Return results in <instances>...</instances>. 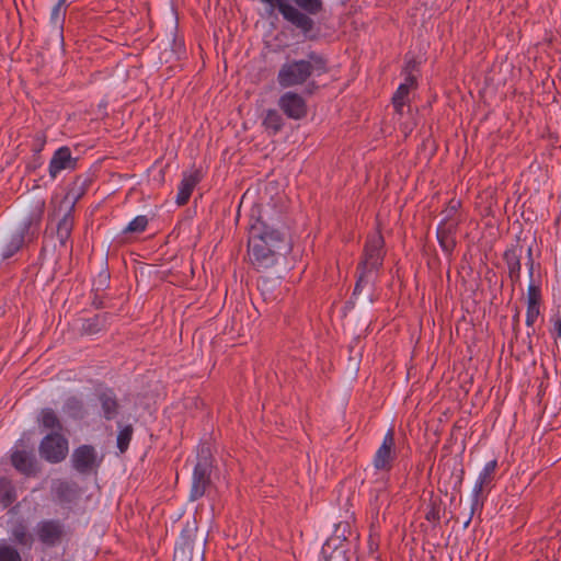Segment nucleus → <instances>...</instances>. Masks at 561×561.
<instances>
[{
	"label": "nucleus",
	"instance_id": "obj_27",
	"mask_svg": "<svg viewBox=\"0 0 561 561\" xmlns=\"http://www.w3.org/2000/svg\"><path fill=\"white\" fill-rule=\"evenodd\" d=\"M62 411L73 420H81L84 416L83 401L77 397H69L64 403Z\"/></svg>",
	"mask_w": 561,
	"mask_h": 561
},
{
	"label": "nucleus",
	"instance_id": "obj_11",
	"mask_svg": "<svg viewBox=\"0 0 561 561\" xmlns=\"http://www.w3.org/2000/svg\"><path fill=\"white\" fill-rule=\"evenodd\" d=\"M278 107L290 119L300 121L308 114V106L302 95L287 91L278 99Z\"/></svg>",
	"mask_w": 561,
	"mask_h": 561
},
{
	"label": "nucleus",
	"instance_id": "obj_16",
	"mask_svg": "<svg viewBox=\"0 0 561 561\" xmlns=\"http://www.w3.org/2000/svg\"><path fill=\"white\" fill-rule=\"evenodd\" d=\"M75 204L76 199L65 206V213L56 226L55 236L61 248H67L75 227Z\"/></svg>",
	"mask_w": 561,
	"mask_h": 561
},
{
	"label": "nucleus",
	"instance_id": "obj_20",
	"mask_svg": "<svg viewBox=\"0 0 561 561\" xmlns=\"http://www.w3.org/2000/svg\"><path fill=\"white\" fill-rule=\"evenodd\" d=\"M98 399L100 401L103 417L107 421L115 419L119 413V402L115 391L112 388H106L99 392Z\"/></svg>",
	"mask_w": 561,
	"mask_h": 561
},
{
	"label": "nucleus",
	"instance_id": "obj_3",
	"mask_svg": "<svg viewBox=\"0 0 561 561\" xmlns=\"http://www.w3.org/2000/svg\"><path fill=\"white\" fill-rule=\"evenodd\" d=\"M385 240L380 232L369 236L365 242L362 260L357 265V280L353 296L359 295L363 288L370 284L371 274L378 273L382 267L386 255Z\"/></svg>",
	"mask_w": 561,
	"mask_h": 561
},
{
	"label": "nucleus",
	"instance_id": "obj_35",
	"mask_svg": "<svg viewBox=\"0 0 561 561\" xmlns=\"http://www.w3.org/2000/svg\"><path fill=\"white\" fill-rule=\"evenodd\" d=\"M274 280L270 279L267 277H262L259 279V289L261 291V295L263 296L264 300H274L276 299V296L273 295L272 288L274 285Z\"/></svg>",
	"mask_w": 561,
	"mask_h": 561
},
{
	"label": "nucleus",
	"instance_id": "obj_26",
	"mask_svg": "<svg viewBox=\"0 0 561 561\" xmlns=\"http://www.w3.org/2000/svg\"><path fill=\"white\" fill-rule=\"evenodd\" d=\"M67 0H58V2L53 7L50 12V24L54 28L62 32L66 13H67Z\"/></svg>",
	"mask_w": 561,
	"mask_h": 561
},
{
	"label": "nucleus",
	"instance_id": "obj_39",
	"mask_svg": "<svg viewBox=\"0 0 561 561\" xmlns=\"http://www.w3.org/2000/svg\"><path fill=\"white\" fill-rule=\"evenodd\" d=\"M196 530V522H193L191 526L188 523L186 527L182 531V537L184 539L183 549H192L193 539L191 538L192 533Z\"/></svg>",
	"mask_w": 561,
	"mask_h": 561
},
{
	"label": "nucleus",
	"instance_id": "obj_33",
	"mask_svg": "<svg viewBox=\"0 0 561 561\" xmlns=\"http://www.w3.org/2000/svg\"><path fill=\"white\" fill-rule=\"evenodd\" d=\"M0 561H23L20 552L14 547L0 542Z\"/></svg>",
	"mask_w": 561,
	"mask_h": 561
},
{
	"label": "nucleus",
	"instance_id": "obj_31",
	"mask_svg": "<svg viewBox=\"0 0 561 561\" xmlns=\"http://www.w3.org/2000/svg\"><path fill=\"white\" fill-rule=\"evenodd\" d=\"M134 428L131 424L125 425L117 434V448L121 453H125L128 449L131 440Z\"/></svg>",
	"mask_w": 561,
	"mask_h": 561
},
{
	"label": "nucleus",
	"instance_id": "obj_36",
	"mask_svg": "<svg viewBox=\"0 0 561 561\" xmlns=\"http://www.w3.org/2000/svg\"><path fill=\"white\" fill-rule=\"evenodd\" d=\"M552 329L550 330L551 335L554 339V344L558 348H561V312L558 311L551 318Z\"/></svg>",
	"mask_w": 561,
	"mask_h": 561
},
{
	"label": "nucleus",
	"instance_id": "obj_38",
	"mask_svg": "<svg viewBox=\"0 0 561 561\" xmlns=\"http://www.w3.org/2000/svg\"><path fill=\"white\" fill-rule=\"evenodd\" d=\"M46 145V135L43 131H37L33 137L32 151L37 154Z\"/></svg>",
	"mask_w": 561,
	"mask_h": 561
},
{
	"label": "nucleus",
	"instance_id": "obj_48",
	"mask_svg": "<svg viewBox=\"0 0 561 561\" xmlns=\"http://www.w3.org/2000/svg\"><path fill=\"white\" fill-rule=\"evenodd\" d=\"M55 215V211L51 214H48V219H50Z\"/></svg>",
	"mask_w": 561,
	"mask_h": 561
},
{
	"label": "nucleus",
	"instance_id": "obj_30",
	"mask_svg": "<svg viewBox=\"0 0 561 561\" xmlns=\"http://www.w3.org/2000/svg\"><path fill=\"white\" fill-rule=\"evenodd\" d=\"M263 126L266 130H270L273 135L279 133L284 126V119L276 110H267L263 118Z\"/></svg>",
	"mask_w": 561,
	"mask_h": 561
},
{
	"label": "nucleus",
	"instance_id": "obj_47",
	"mask_svg": "<svg viewBox=\"0 0 561 561\" xmlns=\"http://www.w3.org/2000/svg\"><path fill=\"white\" fill-rule=\"evenodd\" d=\"M66 204V202H61L59 205V210H61L62 206Z\"/></svg>",
	"mask_w": 561,
	"mask_h": 561
},
{
	"label": "nucleus",
	"instance_id": "obj_8",
	"mask_svg": "<svg viewBox=\"0 0 561 561\" xmlns=\"http://www.w3.org/2000/svg\"><path fill=\"white\" fill-rule=\"evenodd\" d=\"M41 457L49 463H59L66 459L69 451L68 439L58 432L47 434L41 440Z\"/></svg>",
	"mask_w": 561,
	"mask_h": 561
},
{
	"label": "nucleus",
	"instance_id": "obj_40",
	"mask_svg": "<svg viewBox=\"0 0 561 561\" xmlns=\"http://www.w3.org/2000/svg\"><path fill=\"white\" fill-rule=\"evenodd\" d=\"M15 501V492L12 488L8 489L2 495V503L4 506L11 505Z\"/></svg>",
	"mask_w": 561,
	"mask_h": 561
},
{
	"label": "nucleus",
	"instance_id": "obj_10",
	"mask_svg": "<svg viewBox=\"0 0 561 561\" xmlns=\"http://www.w3.org/2000/svg\"><path fill=\"white\" fill-rule=\"evenodd\" d=\"M397 459L394 428L390 427L383 436L382 443L373 458V466L377 471L389 472Z\"/></svg>",
	"mask_w": 561,
	"mask_h": 561
},
{
	"label": "nucleus",
	"instance_id": "obj_32",
	"mask_svg": "<svg viewBox=\"0 0 561 561\" xmlns=\"http://www.w3.org/2000/svg\"><path fill=\"white\" fill-rule=\"evenodd\" d=\"M148 218L145 215L135 217L123 230L124 233H141L148 226Z\"/></svg>",
	"mask_w": 561,
	"mask_h": 561
},
{
	"label": "nucleus",
	"instance_id": "obj_42",
	"mask_svg": "<svg viewBox=\"0 0 561 561\" xmlns=\"http://www.w3.org/2000/svg\"><path fill=\"white\" fill-rule=\"evenodd\" d=\"M519 321H520V311L518 308L515 309V313L513 314L512 322H513V330L515 334L517 335L518 328H519Z\"/></svg>",
	"mask_w": 561,
	"mask_h": 561
},
{
	"label": "nucleus",
	"instance_id": "obj_44",
	"mask_svg": "<svg viewBox=\"0 0 561 561\" xmlns=\"http://www.w3.org/2000/svg\"><path fill=\"white\" fill-rule=\"evenodd\" d=\"M317 88H318V87H317L316 82H313V81H312V82H309V83H308V85H307V92H308L309 94H311V93L313 92V90H314V89H317Z\"/></svg>",
	"mask_w": 561,
	"mask_h": 561
},
{
	"label": "nucleus",
	"instance_id": "obj_14",
	"mask_svg": "<svg viewBox=\"0 0 561 561\" xmlns=\"http://www.w3.org/2000/svg\"><path fill=\"white\" fill-rule=\"evenodd\" d=\"M45 211V201L38 199L31 207L27 216L22 221L19 227V230L24 232L27 236V239L31 241L35 239L38 234L41 222L43 220Z\"/></svg>",
	"mask_w": 561,
	"mask_h": 561
},
{
	"label": "nucleus",
	"instance_id": "obj_25",
	"mask_svg": "<svg viewBox=\"0 0 561 561\" xmlns=\"http://www.w3.org/2000/svg\"><path fill=\"white\" fill-rule=\"evenodd\" d=\"M25 239H27V236L18 229L11 236L9 242L5 244L2 252V257L7 260L13 256L16 252H19L24 245Z\"/></svg>",
	"mask_w": 561,
	"mask_h": 561
},
{
	"label": "nucleus",
	"instance_id": "obj_5",
	"mask_svg": "<svg viewBox=\"0 0 561 561\" xmlns=\"http://www.w3.org/2000/svg\"><path fill=\"white\" fill-rule=\"evenodd\" d=\"M214 458L207 445H201L197 450V461L193 470L190 501L194 502L203 497L209 488L211 480Z\"/></svg>",
	"mask_w": 561,
	"mask_h": 561
},
{
	"label": "nucleus",
	"instance_id": "obj_15",
	"mask_svg": "<svg viewBox=\"0 0 561 561\" xmlns=\"http://www.w3.org/2000/svg\"><path fill=\"white\" fill-rule=\"evenodd\" d=\"M77 161L78 159L72 157L69 147L62 146L58 148L49 161V176L51 179H56L57 175L64 170H75L77 167Z\"/></svg>",
	"mask_w": 561,
	"mask_h": 561
},
{
	"label": "nucleus",
	"instance_id": "obj_4",
	"mask_svg": "<svg viewBox=\"0 0 561 561\" xmlns=\"http://www.w3.org/2000/svg\"><path fill=\"white\" fill-rule=\"evenodd\" d=\"M265 4L267 16H274L278 11L283 19L295 26L308 41H318L320 37V27L314 20H309L306 14L293 5L289 0H260Z\"/></svg>",
	"mask_w": 561,
	"mask_h": 561
},
{
	"label": "nucleus",
	"instance_id": "obj_37",
	"mask_svg": "<svg viewBox=\"0 0 561 561\" xmlns=\"http://www.w3.org/2000/svg\"><path fill=\"white\" fill-rule=\"evenodd\" d=\"M439 513H440L439 505L436 502L431 501L430 504L427 505V511L425 513V519L427 522L436 524L440 519Z\"/></svg>",
	"mask_w": 561,
	"mask_h": 561
},
{
	"label": "nucleus",
	"instance_id": "obj_17",
	"mask_svg": "<svg viewBox=\"0 0 561 561\" xmlns=\"http://www.w3.org/2000/svg\"><path fill=\"white\" fill-rule=\"evenodd\" d=\"M460 222L457 221H440L437 231L436 237L439 243V247L442 250L450 256L456 248L457 241H456V234L458 231Z\"/></svg>",
	"mask_w": 561,
	"mask_h": 561
},
{
	"label": "nucleus",
	"instance_id": "obj_21",
	"mask_svg": "<svg viewBox=\"0 0 561 561\" xmlns=\"http://www.w3.org/2000/svg\"><path fill=\"white\" fill-rule=\"evenodd\" d=\"M12 466L21 473L31 476L35 472V455L33 450H14L11 455Z\"/></svg>",
	"mask_w": 561,
	"mask_h": 561
},
{
	"label": "nucleus",
	"instance_id": "obj_46",
	"mask_svg": "<svg viewBox=\"0 0 561 561\" xmlns=\"http://www.w3.org/2000/svg\"><path fill=\"white\" fill-rule=\"evenodd\" d=\"M460 473H461V474H460V477H459V483H461V482H462L463 470H460Z\"/></svg>",
	"mask_w": 561,
	"mask_h": 561
},
{
	"label": "nucleus",
	"instance_id": "obj_13",
	"mask_svg": "<svg viewBox=\"0 0 561 561\" xmlns=\"http://www.w3.org/2000/svg\"><path fill=\"white\" fill-rule=\"evenodd\" d=\"M523 253V245H520L517 241L516 243L510 245L504 251L502 256L507 268V276L513 287L520 284Z\"/></svg>",
	"mask_w": 561,
	"mask_h": 561
},
{
	"label": "nucleus",
	"instance_id": "obj_28",
	"mask_svg": "<svg viewBox=\"0 0 561 561\" xmlns=\"http://www.w3.org/2000/svg\"><path fill=\"white\" fill-rule=\"evenodd\" d=\"M295 2V8H297L300 13L306 14L309 20H313L311 15H317L323 10V1L322 0H293Z\"/></svg>",
	"mask_w": 561,
	"mask_h": 561
},
{
	"label": "nucleus",
	"instance_id": "obj_2",
	"mask_svg": "<svg viewBox=\"0 0 561 561\" xmlns=\"http://www.w3.org/2000/svg\"><path fill=\"white\" fill-rule=\"evenodd\" d=\"M328 72V59L311 50L307 54V59H294L282 65L277 73V82L279 87L287 89L305 84L312 75L319 77Z\"/></svg>",
	"mask_w": 561,
	"mask_h": 561
},
{
	"label": "nucleus",
	"instance_id": "obj_24",
	"mask_svg": "<svg viewBox=\"0 0 561 561\" xmlns=\"http://www.w3.org/2000/svg\"><path fill=\"white\" fill-rule=\"evenodd\" d=\"M12 540L23 547L31 548L34 541L32 534L28 533L26 525L23 522L16 523L11 529Z\"/></svg>",
	"mask_w": 561,
	"mask_h": 561
},
{
	"label": "nucleus",
	"instance_id": "obj_22",
	"mask_svg": "<svg viewBox=\"0 0 561 561\" xmlns=\"http://www.w3.org/2000/svg\"><path fill=\"white\" fill-rule=\"evenodd\" d=\"M107 313H98L90 318H81L80 321V333L84 335H93L106 327Z\"/></svg>",
	"mask_w": 561,
	"mask_h": 561
},
{
	"label": "nucleus",
	"instance_id": "obj_19",
	"mask_svg": "<svg viewBox=\"0 0 561 561\" xmlns=\"http://www.w3.org/2000/svg\"><path fill=\"white\" fill-rule=\"evenodd\" d=\"M202 176L198 170H195L192 173H184L183 179L181 180L178 194L175 198V203L179 206H184L190 201V197L195 188V186L199 183Z\"/></svg>",
	"mask_w": 561,
	"mask_h": 561
},
{
	"label": "nucleus",
	"instance_id": "obj_43",
	"mask_svg": "<svg viewBox=\"0 0 561 561\" xmlns=\"http://www.w3.org/2000/svg\"><path fill=\"white\" fill-rule=\"evenodd\" d=\"M92 305H93L96 309L103 308V301H102V299H100L98 296H95V298L93 299Z\"/></svg>",
	"mask_w": 561,
	"mask_h": 561
},
{
	"label": "nucleus",
	"instance_id": "obj_23",
	"mask_svg": "<svg viewBox=\"0 0 561 561\" xmlns=\"http://www.w3.org/2000/svg\"><path fill=\"white\" fill-rule=\"evenodd\" d=\"M57 500L62 504L73 502L78 496V489L75 483L59 481L55 488Z\"/></svg>",
	"mask_w": 561,
	"mask_h": 561
},
{
	"label": "nucleus",
	"instance_id": "obj_9",
	"mask_svg": "<svg viewBox=\"0 0 561 561\" xmlns=\"http://www.w3.org/2000/svg\"><path fill=\"white\" fill-rule=\"evenodd\" d=\"M72 468L80 474L95 473L101 465L98 451L92 445H80L71 454Z\"/></svg>",
	"mask_w": 561,
	"mask_h": 561
},
{
	"label": "nucleus",
	"instance_id": "obj_18",
	"mask_svg": "<svg viewBox=\"0 0 561 561\" xmlns=\"http://www.w3.org/2000/svg\"><path fill=\"white\" fill-rule=\"evenodd\" d=\"M417 80L415 76H407L392 96V105L398 114H402L404 105L410 103V91L416 89Z\"/></svg>",
	"mask_w": 561,
	"mask_h": 561
},
{
	"label": "nucleus",
	"instance_id": "obj_12",
	"mask_svg": "<svg viewBox=\"0 0 561 561\" xmlns=\"http://www.w3.org/2000/svg\"><path fill=\"white\" fill-rule=\"evenodd\" d=\"M36 535L43 545L55 547L65 537V527L58 519H45L37 524Z\"/></svg>",
	"mask_w": 561,
	"mask_h": 561
},
{
	"label": "nucleus",
	"instance_id": "obj_41",
	"mask_svg": "<svg viewBox=\"0 0 561 561\" xmlns=\"http://www.w3.org/2000/svg\"><path fill=\"white\" fill-rule=\"evenodd\" d=\"M417 68V62L415 59H409L405 65H404V68H403V73L407 76H414L413 75V71H415Z\"/></svg>",
	"mask_w": 561,
	"mask_h": 561
},
{
	"label": "nucleus",
	"instance_id": "obj_34",
	"mask_svg": "<svg viewBox=\"0 0 561 561\" xmlns=\"http://www.w3.org/2000/svg\"><path fill=\"white\" fill-rule=\"evenodd\" d=\"M461 203L457 199H450L448 203V206L446 209L443 210L444 218L442 221L449 222V221H457L460 222V218H458V208L460 207Z\"/></svg>",
	"mask_w": 561,
	"mask_h": 561
},
{
	"label": "nucleus",
	"instance_id": "obj_45",
	"mask_svg": "<svg viewBox=\"0 0 561 561\" xmlns=\"http://www.w3.org/2000/svg\"><path fill=\"white\" fill-rule=\"evenodd\" d=\"M108 277H110V275H108V274H105V275H104L103 283H106V282L108 280Z\"/></svg>",
	"mask_w": 561,
	"mask_h": 561
},
{
	"label": "nucleus",
	"instance_id": "obj_7",
	"mask_svg": "<svg viewBox=\"0 0 561 561\" xmlns=\"http://www.w3.org/2000/svg\"><path fill=\"white\" fill-rule=\"evenodd\" d=\"M497 469V461L495 459L489 461L483 467L480 472L478 480L474 483L471 496V505L468 518L463 523V528H468L470 525L472 517L477 511H481L484 504V499L482 497V492L484 489H490L491 483L494 480L495 471Z\"/></svg>",
	"mask_w": 561,
	"mask_h": 561
},
{
	"label": "nucleus",
	"instance_id": "obj_6",
	"mask_svg": "<svg viewBox=\"0 0 561 561\" xmlns=\"http://www.w3.org/2000/svg\"><path fill=\"white\" fill-rule=\"evenodd\" d=\"M526 267L530 283L527 288V310H526V325L531 329L527 332L528 337L535 333L534 324L540 316V307L542 301L541 288L534 280L535 274V259L533 256V247L527 249Z\"/></svg>",
	"mask_w": 561,
	"mask_h": 561
},
{
	"label": "nucleus",
	"instance_id": "obj_1",
	"mask_svg": "<svg viewBox=\"0 0 561 561\" xmlns=\"http://www.w3.org/2000/svg\"><path fill=\"white\" fill-rule=\"evenodd\" d=\"M279 211L272 207L255 205L251 209L248 229V255L256 271L273 267L290 250Z\"/></svg>",
	"mask_w": 561,
	"mask_h": 561
},
{
	"label": "nucleus",
	"instance_id": "obj_29",
	"mask_svg": "<svg viewBox=\"0 0 561 561\" xmlns=\"http://www.w3.org/2000/svg\"><path fill=\"white\" fill-rule=\"evenodd\" d=\"M39 422L47 430H51V431L58 432V433H60L62 431V424H61L58 415L50 408L42 409Z\"/></svg>",
	"mask_w": 561,
	"mask_h": 561
}]
</instances>
